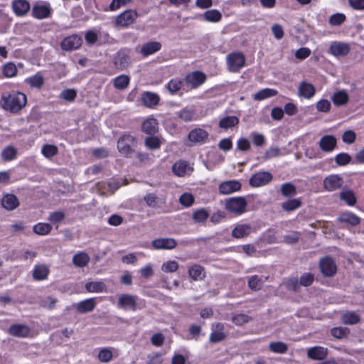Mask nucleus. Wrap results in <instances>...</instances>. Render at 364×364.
<instances>
[{
  "mask_svg": "<svg viewBox=\"0 0 364 364\" xmlns=\"http://www.w3.org/2000/svg\"><path fill=\"white\" fill-rule=\"evenodd\" d=\"M20 205L18 198L11 193L4 196L1 199V205L6 210L11 211L18 208Z\"/></svg>",
  "mask_w": 364,
  "mask_h": 364,
  "instance_id": "6ab92c4d",
  "label": "nucleus"
},
{
  "mask_svg": "<svg viewBox=\"0 0 364 364\" xmlns=\"http://www.w3.org/2000/svg\"><path fill=\"white\" fill-rule=\"evenodd\" d=\"M280 192L286 198L293 197L296 194V188L290 182L285 183L281 186Z\"/></svg>",
  "mask_w": 364,
  "mask_h": 364,
  "instance_id": "4c0bfd02",
  "label": "nucleus"
},
{
  "mask_svg": "<svg viewBox=\"0 0 364 364\" xmlns=\"http://www.w3.org/2000/svg\"><path fill=\"white\" fill-rule=\"evenodd\" d=\"M318 145L326 152L332 151L336 146V139L332 135H326L321 138Z\"/></svg>",
  "mask_w": 364,
  "mask_h": 364,
  "instance_id": "aec40b11",
  "label": "nucleus"
},
{
  "mask_svg": "<svg viewBox=\"0 0 364 364\" xmlns=\"http://www.w3.org/2000/svg\"><path fill=\"white\" fill-rule=\"evenodd\" d=\"M26 81L28 84L30 85L31 87L38 89L41 88L44 84V79L43 76L39 73H37L35 75L26 79Z\"/></svg>",
  "mask_w": 364,
  "mask_h": 364,
  "instance_id": "de8ad7c7",
  "label": "nucleus"
},
{
  "mask_svg": "<svg viewBox=\"0 0 364 364\" xmlns=\"http://www.w3.org/2000/svg\"><path fill=\"white\" fill-rule=\"evenodd\" d=\"M341 321L346 325H355L360 322V318L355 311H346L342 315Z\"/></svg>",
  "mask_w": 364,
  "mask_h": 364,
  "instance_id": "72a5a7b5",
  "label": "nucleus"
},
{
  "mask_svg": "<svg viewBox=\"0 0 364 364\" xmlns=\"http://www.w3.org/2000/svg\"><path fill=\"white\" fill-rule=\"evenodd\" d=\"M263 282L257 275L252 276L248 279V287L253 291L259 290Z\"/></svg>",
  "mask_w": 364,
  "mask_h": 364,
  "instance_id": "5fc2aeb1",
  "label": "nucleus"
},
{
  "mask_svg": "<svg viewBox=\"0 0 364 364\" xmlns=\"http://www.w3.org/2000/svg\"><path fill=\"white\" fill-rule=\"evenodd\" d=\"M252 320V318L247 314H240L232 317V321L237 326H242Z\"/></svg>",
  "mask_w": 364,
  "mask_h": 364,
  "instance_id": "13d9d810",
  "label": "nucleus"
},
{
  "mask_svg": "<svg viewBox=\"0 0 364 364\" xmlns=\"http://www.w3.org/2000/svg\"><path fill=\"white\" fill-rule=\"evenodd\" d=\"M161 44L157 41H151L144 44L141 48V53L144 56H148L159 51Z\"/></svg>",
  "mask_w": 364,
  "mask_h": 364,
  "instance_id": "cd10ccee",
  "label": "nucleus"
},
{
  "mask_svg": "<svg viewBox=\"0 0 364 364\" xmlns=\"http://www.w3.org/2000/svg\"><path fill=\"white\" fill-rule=\"evenodd\" d=\"M315 94V88L314 85L306 81L300 83L298 88V95L306 99L311 98Z\"/></svg>",
  "mask_w": 364,
  "mask_h": 364,
  "instance_id": "a878e982",
  "label": "nucleus"
},
{
  "mask_svg": "<svg viewBox=\"0 0 364 364\" xmlns=\"http://www.w3.org/2000/svg\"><path fill=\"white\" fill-rule=\"evenodd\" d=\"M252 232V228L247 224L237 225L232 231V237L235 238H242L247 236Z\"/></svg>",
  "mask_w": 364,
  "mask_h": 364,
  "instance_id": "c756f323",
  "label": "nucleus"
},
{
  "mask_svg": "<svg viewBox=\"0 0 364 364\" xmlns=\"http://www.w3.org/2000/svg\"><path fill=\"white\" fill-rule=\"evenodd\" d=\"M314 280V275L311 273H304L300 277L299 284L300 287H309L312 284Z\"/></svg>",
  "mask_w": 364,
  "mask_h": 364,
  "instance_id": "0e129e2a",
  "label": "nucleus"
},
{
  "mask_svg": "<svg viewBox=\"0 0 364 364\" xmlns=\"http://www.w3.org/2000/svg\"><path fill=\"white\" fill-rule=\"evenodd\" d=\"M340 198L344 200L348 205H353L356 203V198L351 190H343L340 193Z\"/></svg>",
  "mask_w": 364,
  "mask_h": 364,
  "instance_id": "79ce46f5",
  "label": "nucleus"
},
{
  "mask_svg": "<svg viewBox=\"0 0 364 364\" xmlns=\"http://www.w3.org/2000/svg\"><path fill=\"white\" fill-rule=\"evenodd\" d=\"M144 200L146 205L151 208H156L159 203H163L162 200L154 193H147Z\"/></svg>",
  "mask_w": 364,
  "mask_h": 364,
  "instance_id": "c03bdc74",
  "label": "nucleus"
},
{
  "mask_svg": "<svg viewBox=\"0 0 364 364\" xmlns=\"http://www.w3.org/2000/svg\"><path fill=\"white\" fill-rule=\"evenodd\" d=\"M82 42V39L80 36L73 34L65 38L60 43V47L63 50L71 51L78 49Z\"/></svg>",
  "mask_w": 364,
  "mask_h": 364,
  "instance_id": "423d86ee",
  "label": "nucleus"
},
{
  "mask_svg": "<svg viewBox=\"0 0 364 364\" xmlns=\"http://www.w3.org/2000/svg\"><path fill=\"white\" fill-rule=\"evenodd\" d=\"M239 123V119L235 116H227L219 122V127L222 129H229L236 126Z\"/></svg>",
  "mask_w": 364,
  "mask_h": 364,
  "instance_id": "e433bc0d",
  "label": "nucleus"
},
{
  "mask_svg": "<svg viewBox=\"0 0 364 364\" xmlns=\"http://www.w3.org/2000/svg\"><path fill=\"white\" fill-rule=\"evenodd\" d=\"M247 203L244 197L230 198L225 201V208L228 211L240 215L245 212Z\"/></svg>",
  "mask_w": 364,
  "mask_h": 364,
  "instance_id": "20e7f679",
  "label": "nucleus"
},
{
  "mask_svg": "<svg viewBox=\"0 0 364 364\" xmlns=\"http://www.w3.org/2000/svg\"><path fill=\"white\" fill-rule=\"evenodd\" d=\"M269 349L276 353H285L288 350V346L286 343L277 341L272 342L269 345Z\"/></svg>",
  "mask_w": 364,
  "mask_h": 364,
  "instance_id": "a18cd8bd",
  "label": "nucleus"
},
{
  "mask_svg": "<svg viewBox=\"0 0 364 364\" xmlns=\"http://www.w3.org/2000/svg\"><path fill=\"white\" fill-rule=\"evenodd\" d=\"M95 298H90L75 304L77 311L80 314H85L92 311L96 306Z\"/></svg>",
  "mask_w": 364,
  "mask_h": 364,
  "instance_id": "412c9836",
  "label": "nucleus"
},
{
  "mask_svg": "<svg viewBox=\"0 0 364 364\" xmlns=\"http://www.w3.org/2000/svg\"><path fill=\"white\" fill-rule=\"evenodd\" d=\"M331 100L336 106H343L348 102L349 97L346 91L339 90L333 94Z\"/></svg>",
  "mask_w": 364,
  "mask_h": 364,
  "instance_id": "c9c22d12",
  "label": "nucleus"
},
{
  "mask_svg": "<svg viewBox=\"0 0 364 364\" xmlns=\"http://www.w3.org/2000/svg\"><path fill=\"white\" fill-rule=\"evenodd\" d=\"M328 350L323 346H314L307 350V357L314 360H323L328 356Z\"/></svg>",
  "mask_w": 364,
  "mask_h": 364,
  "instance_id": "f8f14e48",
  "label": "nucleus"
},
{
  "mask_svg": "<svg viewBox=\"0 0 364 364\" xmlns=\"http://www.w3.org/2000/svg\"><path fill=\"white\" fill-rule=\"evenodd\" d=\"M195 112L192 109L184 108L177 112V116L184 122H190L193 119Z\"/></svg>",
  "mask_w": 364,
  "mask_h": 364,
  "instance_id": "603ef678",
  "label": "nucleus"
},
{
  "mask_svg": "<svg viewBox=\"0 0 364 364\" xmlns=\"http://www.w3.org/2000/svg\"><path fill=\"white\" fill-rule=\"evenodd\" d=\"M351 156L346 153H341L336 156L335 161L339 166H345L350 163Z\"/></svg>",
  "mask_w": 364,
  "mask_h": 364,
  "instance_id": "774afa93",
  "label": "nucleus"
},
{
  "mask_svg": "<svg viewBox=\"0 0 364 364\" xmlns=\"http://www.w3.org/2000/svg\"><path fill=\"white\" fill-rule=\"evenodd\" d=\"M228 69L231 73H237L245 65V57L240 52L232 53L227 55Z\"/></svg>",
  "mask_w": 364,
  "mask_h": 364,
  "instance_id": "7ed1b4c3",
  "label": "nucleus"
},
{
  "mask_svg": "<svg viewBox=\"0 0 364 364\" xmlns=\"http://www.w3.org/2000/svg\"><path fill=\"white\" fill-rule=\"evenodd\" d=\"M89 261L90 257L85 252L76 254L73 258L74 264L78 267H83L86 266Z\"/></svg>",
  "mask_w": 364,
  "mask_h": 364,
  "instance_id": "37998d69",
  "label": "nucleus"
},
{
  "mask_svg": "<svg viewBox=\"0 0 364 364\" xmlns=\"http://www.w3.org/2000/svg\"><path fill=\"white\" fill-rule=\"evenodd\" d=\"M52 8L48 2L36 4L33 6L32 15L38 19H43L50 16Z\"/></svg>",
  "mask_w": 364,
  "mask_h": 364,
  "instance_id": "6e6552de",
  "label": "nucleus"
},
{
  "mask_svg": "<svg viewBox=\"0 0 364 364\" xmlns=\"http://www.w3.org/2000/svg\"><path fill=\"white\" fill-rule=\"evenodd\" d=\"M141 100L144 106L153 108L159 103L160 97L156 93L145 92L142 94Z\"/></svg>",
  "mask_w": 364,
  "mask_h": 364,
  "instance_id": "4be33fe9",
  "label": "nucleus"
},
{
  "mask_svg": "<svg viewBox=\"0 0 364 364\" xmlns=\"http://www.w3.org/2000/svg\"><path fill=\"white\" fill-rule=\"evenodd\" d=\"M272 179V176L269 172H258L250 178V185L252 187L262 186L267 184Z\"/></svg>",
  "mask_w": 364,
  "mask_h": 364,
  "instance_id": "9d476101",
  "label": "nucleus"
},
{
  "mask_svg": "<svg viewBox=\"0 0 364 364\" xmlns=\"http://www.w3.org/2000/svg\"><path fill=\"white\" fill-rule=\"evenodd\" d=\"M188 274L193 280H202L205 277V272L203 267L194 264L189 267Z\"/></svg>",
  "mask_w": 364,
  "mask_h": 364,
  "instance_id": "2f4dec72",
  "label": "nucleus"
},
{
  "mask_svg": "<svg viewBox=\"0 0 364 364\" xmlns=\"http://www.w3.org/2000/svg\"><path fill=\"white\" fill-rule=\"evenodd\" d=\"M213 327L215 329L210 335V342L215 343L224 340L226 336L223 331L224 325L221 323H217L215 325H213Z\"/></svg>",
  "mask_w": 364,
  "mask_h": 364,
  "instance_id": "5701e85b",
  "label": "nucleus"
},
{
  "mask_svg": "<svg viewBox=\"0 0 364 364\" xmlns=\"http://www.w3.org/2000/svg\"><path fill=\"white\" fill-rule=\"evenodd\" d=\"M172 171L176 176L182 177L186 174H189L193 168L189 166L186 161H179L173 165Z\"/></svg>",
  "mask_w": 364,
  "mask_h": 364,
  "instance_id": "393cba45",
  "label": "nucleus"
},
{
  "mask_svg": "<svg viewBox=\"0 0 364 364\" xmlns=\"http://www.w3.org/2000/svg\"><path fill=\"white\" fill-rule=\"evenodd\" d=\"M49 269L44 264L36 265L33 270V277L35 280L46 279L49 274Z\"/></svg>",
  "mask_w": 364,
  "mask_h": 364,
  "instance_id": "7c9ffc66",
  "label": "nucleus"
},
{
  "mask_svg": "<svg viewBox=\"0 0 364 364\" xmlns=\"http://www.w3.org/2000/svg\"><path fill=\"white\" fill-rule=\"evenodd\" d=\"M176 244V241L173 238H159L152 242V246L155 249H173Z\"/></svg>",
  "mask_w": 364,
  "mask_h": 364,
  "instance_id": "b1692460",
  "label": "nucleus"
},
{
  "mask_svg": "<svg viewBox=\"0 0 364 364\" xmlns=\"http://www.w3.org/2000/svg\"><path fill=\"white\" fill-rule=\"evenodd\" d=\"M346 20V16L343 14L337 13L330 16L329 23L332 26H340Z\"/></svg>",
  "mask_w": 364,
  "mask_h": 364,
  "instance_id": "338daca9",
  "label": "nucleus"
},
{
  "mask_svg": "<svg viewBox=\"0 0 364 364\" xmlns=\"http://www.w3.org/2000/svg\"><path fill=\"white\" fill-rule=\"evenodd\" d=\"M131 63L130 58L124 51H119L114 58V64L117 69L123 70L129 67Z\"/></svg>",
  "mask_w": 364,
  "mask_h": 364,
  "instance_id": "a211bd4d",
  "label": "nucleus"
},
{
  "mask_svg": "<svg viewBox=\"0 0 364 364\" xmlns=\"http://www.w3.org/2000/svg\"><path fill=\"white\" fill-rule=\"evenodd\" d=\"M350 50L349 44L344 42L333 41L329 46V53L337 58L348 55Z\"/></svg>",
  "mask_w": 364,
  "mask_h": 364,
  "instance_id": "1a4fd4ad",
  "label": "nucleus"
},
{
  "mask_svg": "<svg viewBox=\"0 0 364 364\" xmlns=\"http://www.w3.org/2000/svg\"><path fill=\"white\" fill-rule=\"evenodd\" d=\"M183 85V80L179 78H173L166 85V88L173 95L181 90Z\"/></svg>",
  "mask_w": 364,
  "mask_h": 364,
  "instance_id": "58836bf2",
  "label": "nucleus"
},
{
  "mask_svg": "<svg viewBox=\"0 0 364 364\" xmlns=\"http://www.w3.org/2000/svg\"><path fill=\"white\" fill-rule=\"evenodd\" d=\"M343 184V178L338 174H332L323 180V188L327 191H334L340 188Z\"/></svg>",
  "mask_w": 364,
  "mask_h": 364,
  "instance_id": "0eeeda50",
  "label": "nucleus"
},
{
  "mask_svg": "<svg viewBox=\"0 0 364 364\" xmlns=\"http://www.w3.org/2000/svg\"><path fill=\"white\" fill-rule=\"evenodd\" d=\"M350 330L347 327H334L331 330V334L336 338L341 339L347 337Z\"/></svg>",
  "mask_w": 364,
  "mask_h": 364,
  "instance_id": "8fccbe9b",
  "label": "nucleus"
},
{
  "mask_svg": "<svg viewBox=\"0 0 364 364\" xmlns=\"http://www.w3.org/2000/svg\"><path fill=\"white\" fill-rule=\"evenodd\" d=\"M129 84V77L127 75H122L114 80V86L118 90H124Z\"/></svg>",
  "mask_w": 364,
  "mask_h": 364,
  "instance_id": "3c124183",
  "label": "nucleus"
},
{
  "mask_svg": "<svg viewBox=\"0 0 364 364\" xmlns=\"http://www.w3.org/2000/svg\"><path fill=\"white\" fill-rule=\"evenodd\" d=\"M301 205V201L299 198L290 199L282 203V209L287 212L293 211Z\"/></svg>",
  "mask_w": 364,
  "mask_h": 364,
  "instance_id": "ea45409f",
  "label": "nucleus"
},
{
  "mask_svg": "<svg viewBox=\"0 0 364 364\" xmlns=\"http://www.w3.org/2000/svg\"><path fill=\"white\" fill-rule=\"evenodd\" d=\"M112 352L108 348H102L100 350L97 358L102 363H108L112 359Z\"/></svg>",
  "mask_w": 364,
  "mask_h": 364,
  "instance_id": "bf43d9fd",
  "label": "nucleus"
},
{
  "mask_svg": "<svg viewBox=\"0 0 364 364\" xmlns=\"http://www.w3.org/2000/svg\"><path fill=\"white\" fill-rule=\"evenodd\" d=\"M339 220L343 223L350 224L353 226H355L360 223V218L351 213H343L339 217Z\"/></svg>",
  "mask_w": 364,
  "mask_h": 364,
  "instance_id": "a19ab883",
  "label": "nucleus"
},
{
  "mask_svg": "<svg viewBox=\"0 0 364 364\" xmlns=\"http://www.w3.org/2000/svg\"><path fill=\"white\" fill-rule=\"evenodd\" d=\"M208 136V132L200 128L194 129L190 132L188 139L194 143H203Z\"/></svg>",
  "mask_w": 364,
  "mask_h": 364,
  "instance_id": "bb28decb",
  "label": "nucleus"
},
{
  "mask_svg": "<svg viewBox=\"0 0 364 364\" xmlns=\"http://www.w3.org/2000/svg\"><path fill=\"white\" fill-rule=\"evenodd\" d=\"M41 152L46 158H50L58 153V148L54 145L46 144L42 148Z\"/></svg>",
  "mask_w": 364,
  "mask_h": 364,
  "instance_id": "052dcab7",
  "label": "nucleus"
},
{
  "mask_svg": "<svg viewBox=\"0 0 364 364\" xmlns=\"http://www.w3.org/2000/svg\"><path fill=\"white\" fill-rule=\"evenodd\" d=\"M2 73L6 77H12L15 76L17 73V68L16 65L13 63H6L3 66Z\"/></svg>",
  "mask_w": 364,
  "mask_h": 364,
  "instance_id": "864d4df0",
  "label": "nucleus"
},
{
  "mask_svg": "<svg viewBox=\"0 0 364 364\" xmlns=\"http://www.w3.org/2000/svg\"><path fill=\"white\" fill-rule=\"evenodd\" d=\"M204 18L209 22H218L222 18L220 12L216 9L208 10L203 14Z\"/></svg>",
  "mask_w": 364,
  "mask_h": 364,
  "instance_id": "09e8293b",
  "label": "nucleus"
},
{
  "mask_svg": "<svg viewBox=\"0 0 364 364\" xmlns=\"http://www.w3.org/2000/svg\"><path fill=\"white\" fill-rule=\"evenodd\" d=\"M205 78L204 73L196 71L188 74L185 77V81L191 88H196L205 82Z\"/></svg>",
  "mask_w": 364,
  "mask_h": 364,
  "instance_id": "ddd939ff",
  "label": "nucleus"
},
{
  "mask_svg": "<svg viewBox=\"0 0 364 364\" xmlns=\"http://www.w3.org/2000/svg\"><path fill=\"white\" fill-rule=\"evenodd\" d=\"M16 149L13 146L6 147L1 152V157L4 161H11L16 156Z\"/></svg>",
  "mask_w": 364,
  "mask_h": 364,
  "instance_id": "6e6d98bb",
  "label": "nucleus"
},
{
  "mask_svg": "<svg viewBox=\"0 0 364 364\" xmlns=\"http://www.w3.org/2000/svg\"><path fill=\"white\" fill-rule=\"evenodd\" d=\"M278 92L271 88H264L252 95V98L256 101H261L267 98L276 96Z\"/></svg>",
  "mask_w": 364,
  "mask_h": 364,
  "instance_id": "f704fd0d",
  "label": "nucleus"
},
{
  "mask_svg": "<svg viewBox=\"0 0 364 364\" xmlns=\"http://www.w3.org/2000/svg\"><path fill=\"white\" fill-rule=\"evenodd\" d=\"M31 332V328L26 324H14L9 329L8 333L14 337L26 338Z\"/></svg>",
  "mask_w": 364,
  "mask_h": 364,
  "instance_id": "4468645a",
  "label": "nucleus"
},
{
  "mask_svg": "<svg viewBox=\"0 0 364 364\" xmlns=\"http://www.w3.org/2000/svg\"><path fill=\"white\" fill-rule=\"evenodd\" d=\"M27 102L26 95L20 92H3L1 97L0 106L6 111L18 113Z\"/></svg>",
  "mask_w": 364,
  "mask_h": 364,
  "instance_id": "f257e3e1",
  "label": "nucleus"
},
{
  "mask_svg": "<svg viewBox=\"0 0 364 364\" xmlns=\"http://www.w3.org/2000/svg\"><path fill=\"white\" fill-rule=\"evenodd\" d=\"M33 230L38 235H45L51 231L52 226L48 223H39L33 226Z\"/></svg>",
  "mask_w": 364,
  "mask_h": 364,
  "instance_id": "49530a36",
  "label": "nucleus"
},
{
  "mask_svg": "<svg viewBox=\"0 0 364 364\" xmlns=\"http://www.w3.org/2000/svg\"><path fill=\"white\" fill-rule=\"evenodd\" d=\"M137 17L138 14L136 11L132 9L126 10L117 16L115 23L119 26L127 27L132 24Z\"/></svg>",
  "mask_w": 364,
  "mask_h": 364,
  "instance_id": "39448f33",
  "label": "nucleus"
},
{
  "mask_svg": "<svg viewBox=\"0 0 364 364\" xmlns=\"http://www.w3.org/2000/svg\"><path fill=\"white\" fill-rule=\"evenodd\" d=\"M141 129L148 134H155L158 130V122L154 118L146 119L141 125Z\"/></svg>",
  "mask_w": 364,
  "mask_h": 364,
  "instance_id": "473e14b6",
  "label": "nucleus"
},
{
  "mask_svg": "<svg viewBox=\"0 0 364 364\" xmlns=\"http://www.w3.org/2000/svg\"><path fill=\"white\" fill-rule=\"evenodd\" d=\"M145 145L150 149H156L160 147L161 141L158 137L149 136L145 139Z\"/></svg>",
  "mask_w": 364,
  "mask_h": 364,
  "instance_id": "e2e57ef3",
  "label": "nucleus"
},
{
  "mask_svg": "<svg viewBox=\"0 0 364 364\" xmlns=\"http://www.w3.org/2000/svg\"><path fill=\"white\" fill-rule=\"evenodd\" d=\"M320 269L323 275L332 277L336 272V266L334 261L329 257H326L320 262Z\"/></svg>",
  "mask_w": 364,
  "mask_h": 364,
  "instance_id": "2eb2a0df",
  "label": "nucleus"
},
{
  "mask_svg": "<svg viewBox=\"0 0 364 364\" xmlns=\"http://www.w3.org/2000/svg\"><path fill=\"white\" fill-rule=\"evenodd\" d=\"M85 288L87 291L91 293L107 291V285L102 281L87 282L85 284Z\"/></svg>",
  "mask_w": 364,
  "mask_h": 364,
  "instance_id": "c85d7f7f",
  "label": "nucleus"
},
{
  "mask_svg": "<svg viewBox=\"0 0 364 364\" xmlns=\"http://www.w3.org/2000/svg\"><path fill=\"white\" fill-rule=\"evenodd\" d=\"M77 97V92L74 89L63 90L60 94V97L67 102H73Z\"/></svg>",
  "mask_w": 364,
  "mask_h": 364,
  "instance_id": "4d7b16f0",
  "label": "nucleus"
},
{
  "mask_svg": "<svg viewBox=\"0 0 364 364\" xmlns=\"http://www.w3.org/2000/svg\"><path fill=\"white\" fill-rule=\"evenodd\" d=\"M208 216L209 214L205 209H200L194 212L193 219L196 223H203L207 220Z\"/></svg>",
  "mask_w": 364,
  "mask_h": 364,
  "instance_id": "680f3d73",
  "label": "nucleus"
},
{
  "mask_svg": "<svg viewBox=\"0 0 364 364\" xmlns=\"http://www.w3.org/2000/svg\"><path fill=\"white\" fill-rule=\"evenodd\" d=\"M118 306L124 309H130L132 311L136 309V296L124 294L119 298Z\"/></svg>",
  "mask_w": 364,
  "mask_h": 364,
  "instance_id": "f3484780",
  "label": "nucleus"
},
{
  "mask_svg": "<svg viewBox=\"0 0 364 364\" xmlns=\"http://www.w3.org/2000/svg\"><path fill=\"white\" fill-rule=\"evenodd\" d=\"M11 9L16 16H25L29 12L31 5L27 0H13Z\"/></svg>",
  "mask_w": 364,
  "mask_h": 364,
  "instance_id": "9b49d317",
  "label": "nucleus"
},
{
  "mask_svg": "<svg viewBox=\"0 0 364 364\" xmlns=\"http://www.w3.org/2000/svg\"><path fill=\"white\" fill-rule=\"evenodd\" d=\"M178 268V264L176 261H167L161 266V270L166 273L176 272Z\"/></svg>",
  "mask_w": 364,
  "mask_h": 364,
  "instance_id": "69168bd1",
  "label": "nucleus"
},
{
  "mask_svg": "<svg viewBox=\"0 0 364 364\" xmlns=\"http://www.w3.org/2000/svg\"><path fill=\"white\" fill-rule=\"evenodd\" d=\"M241 188V183L237 181H227L219 186V192L223 195L231 194Z\"/></svg>",
  "mask_w": 364,
  "mask_h": 364,
  "instance_id": "dca6fc26",
  "label": "nucleus"
},
{
  "mask_svg": "<svg viewBox=\"0 0 364 364\" xmlns=\"http://www.w3.org/2000/svg\"><path fill=\"white\" fill-rule=\"evenodd\" d=\"M136 145V139L129 134L120 136L117 141V149L124 156H129L133 154Z\"/></svg>",
  "mask_w": 364,
  "mask_h": 364,
  "instance_id": "f03ea898",
  "label": "nucleus"
}]
</instances>
